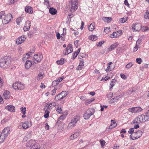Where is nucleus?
Returning <instances> with one entry per match:
<instances>
[{
  "instance_id": "1",
  "label": "nucleus",
  "mask_w": 149,
  "mask_h": 149,
  "mask_svg": "<svg viewBox=\"0 0 149 149\" xmlns=\"http://www.w3.org/2000/svg\"><path fill=\"white\" fill-rule=\"evenodd\" d=\"M78 7V2L76 0H71L70 1L68 6V8L72 13H74Z\"/></svg>"
},
{
  "instance_id": "2",
  "label": "nucleus",
  "mask_w": 149,
  "mask_h": 149,
  "mask_svg": "<svg viewBox=\"0 0 149 149\" xmlns=\"http://www.w3.org/2000/svg\"><path fill=\"white\" fill-rule=\"evenodd\" d=\"M80 119V116L78 115L74 116L71 120V122L69 123L67 127V130H70L74 128L76 125L77 122Z\"/></svg>"
},
{
  "instance_id": "3",
  "label": "nucleus",
  "mask_w": 149,
  "mask_h": 149,
  "mask_svg": "<svg viewBox=\"0 0 149 149\" xmlns=\"http://www.w3.org/2000/svg\"><path fill=\"white\" fill-rule=\"evenodd\" d=\"M10 62L9 57H5L0 60V66L3 68H7L10 65Z\"/></svg>"
},
{
  "instance_id": "4",
  "label": "nucleus",
  "mask_w": 149,
  "mask_h": 149,
  "mask_svg": "<svg viewBox=\"0 0 149 149\" xmlns=\"http://www.w3.org/2000/svg\"><path fill=\"white\" fill-rule=\"evenodd\" d=\"M95 109L90 108L87 109L83 114V117L85 120L88 119L91 116H92L95 112Z\"/></svg>"
},
{
  "instance_id": "5",
  "label": "nucleus",
  "mask_w": 149,
  "mask_h": 149,
  "mask_svg": "<svg viewBox=\"0 0 149 149\" xmlns=\"http://www.w3.org/2000/svg\"><path fill=\"white\" fill-rule=\"evenodd\" d=\"M13 18L12 15L10 13L5 15L3 17L2 22L3 24H6L9 23Z\"/></svg>"
},
{
  "instance_id": "6",
  "label": "nucleus",
  "mask_w": 149,
  "mask_h": 149,
  "mask_svg": "<svg viewBox=\"0 0 149 149\" xmlns=\"http://www.w3.org/2000/svg\"><path fill=\"white\" fill-rule=\"evenodd\" d=\"M142 132L141 130L135 132L133 134L130 136V138L133 140L136 139L140 138L142 135Z\"/></svg>"
},
{
  "instance_id": "7",
  "label": "nucleus",
  "mask_w": 149,
  "mask_h": 149,
  "mask_svg": "<svg viewBox=\"0 0 149 149\" xmlns=\"http://www.w3.org/2000/svg\"><path fill=\"white\" fill-rule=\"evenodd\" d=\"M43 58L42 55V54H39L34 55L33 58V62L36 64L40 62Z\"/></svg>"
},
{
  "instance_id": "8",
  "label": "nucleus",
  "mask_w": 149,
  "mask_h": 149,
  "mask_svg": "<svg viewBox=\"0 0 149 149\" xmlns=\"http://www.w3.org/2000/svg\"><path fill=\"white\" fill-rule=\"evenodd\" d=\"M141 25L140 23H135L133 24L131 29L133 31H138L141 29Z\"/></svg>"
},
{
  "instance_id": "9",
  "label": "nucleus",
  "mask_w": 149,
  "mask_h": 149,
  "mask_svg": "<svg viewBox=\"0 0 149 149\" xmlns=\"http://www.w3.org/2000/svg\"><path fill=\"white\" fill-rule=\"evenodd\" d=\"M143 115L138 116L133 121V123H143Z\"/></svg>"
},
{
  "instance_id": "10",
  "label": "nucleus",
  "mask_w": 149,
  "mask_h": 149,
  "mask_svg": "<svg viewBox=\"0 0 149 149\" xmlns=\"http://www.w3.org/2000/svg\"><path fill=\"white\" fill-rule=\"evenodd\" d=\"M37 144H39L37 143L31 139L26 143V147H30V148H31L36 146V145H37Z\"/></svg>"
},
{
  "instance_id": "11",
  "label": "nucleus",
  "mask_w": 149,
  "mask_h": 149,
  "mask_svg": "<svg viewBox=\"0 0 149 149\" xmlns=\"http://www.w3.org/2000/svg\"><path fill=\"white\" fill-rule=\"evenodd\" d=\"M124 96V94L122 93L119 96H117L115 97L114 98H112L110 100V103L111 104H112L113 103L117 102L118 100L120 99Z\"/></svg>"
},
{
  "instance_id": "12",
  "label": "nucleus",
  "mask_w": 149,
  "mask_h": 149,
  "mask_svg": "<svg viewBox=\"0 0 149 149\" xmlns=\"http://www.w3.org/2000/svg\"><path fill=\"white\" fill-rule=\"evenodd\" d=\"M30 21L27 20L26 21L25 26L23 28V30L25 31H27L29 30L30 27L31 26Z\"/></svg>"
},
{
  "instance_id": "13",
  "label": "nucleus",
  "mask_w": 149,
  "mask_h": 149,
  "mask_svg": "<svg viewBox=\"0 0 149 149\" xmlns=\"http://www.w3.org/2000/svg\"><path fill=\"white\" fill-rule=\"evenodd\" d=\"M26 40L24 36H22L18 38L16 40V42L17 45H19L23 42Z\"/></svg>"
},
{
  "instance_id": "14",
  "label": "nucleus",
  "mask_w": 149,
  "mask_h": 149,
  "mask_svg": "<svg viewBox=\"0 0 149 149\" xmlns=\"http://www.w3.org/2000/svg\"><path fill=\"white\" fill-rule=\"evenodd\" d=\"M22 125L24 129H26L31 126V121H26L24 123H22Z\"/></svg>"
},
{
  "instance_id": "15",
  "label": "nucleus",
  "mask_w": 149,
  "mask_h": 149,
  "mask_svg": "<svg viewBox=\"0 0 149 149\" xmlns=\"http://www.w3.org/2000/svg\"><path fill=\"white\" fill-rule=\"evenodd\" d=\"M5 108L8 111L13 112L15 111V109L14 106L12 105H9L5 107Z\"/></svg>"
},
{
  "instance_id": "16",
  "label": "nucleus",
  "mask_w": 149,
  "mask_h": 149,
  "mask_svg": "<svg viewBox=\"0 0 149 149\" xmlns=\"http://www.w3.org/2000/svg\"><path fill=\"white\" fill-rule=\"evenodd\" d=\"M32 51L30 52L29 53H29H27L26 54H24L23 56V61H25L26 59H28L29 58L30 55H31V54L33 52L35 51V47H33V49H32Z\"/></svg>"
},
{
  "instance_id": "17",
  "label": "nucleus",
  "mask_w": 149,
  "mask_h": 149,
  "mask_svg": "<svg viewBox=\"0 0 149 149\" xmlns=\"http://www.w3.org/2000/svg\"><path fill=\"white\" fill-rule=\"evenodd\" d=\"M32 63L29 60H27L25 64V66L26 69H29L31 67Z\"/></svg>"
},
{
  "instance_id": "18",
  "label": "nucleus",
  "mask_w": 149,
  "mask_h": 149,
  "mask_svg": "<svg viewBox=\"0 0 149 149\" xmlns=\"http://www.w3.org/2000/svg\"><path fill=\"white\" fill-rule=\"evenodd\" d=\"M8 136L3 133L1 132L0 135V142L2 143Z\"/></svg>"
},
{
  "instance_id": "19",
  "label": "nucleus",
  "mask_w": 149,
  "mask_h": 149,
  "mask_svg": "<svg viewBox=\"0 0 149 149\" xmlns=\"http://www.w3.org/2000/svg\"><path fill=\"white\" fill-rule=\"evenodd\" d=\"M79 132H76L74 134L70 136V139L71 140H73L77 138L79 136Z\"/></svg>"
},
{
  "instance_id": "20",
  "label": "nucleus",
  "mask_w": 149,
  "mask_h": 149,
  "mask_svg": "<svg viewBox=\"0 0 149 149\" xmlns=\"http://www.w3.org/2000/svg\"><path fill=\"white\" fill-rule=\"evenodd\" d=\"M25 12L27 13H32L33 12L32 8L28 6H26L25 8Z\"/></svg>"
},
{
  "instance_id": "21",
  "label": "nucleus",
  "mask_w": 149,
  "mask_h": 149,
  "mask_svg": "<svg viewBox=\"0 0 149 149\" xmlns=\"http://www.w3.org/2000/svg\"><path fill=\"white\" fill-rule=\"evenodd\" d=\"M3 96L6 99H9L10 97V92L8 91H5L3 94Z\"/></svg>"
},
{
  "instance_id": "22",
  "label": "nucleus",
  "mask_w": 149,
  "mask_h": 149,
  "mask_svg": "<svg viewBox=\"0 0 149 149\" xmlns=\"http://www.w3.org/2000/svg\"><path fill=\"white\" fill-rule=\"evenodd\" d=\"M10 130V128L9 127H7L4 128V129L3 130L2 132L5 134V135H7L8 136L9 134Z\"/></svg>"
},
{
  "instance_id": "23",
  "label": "nucleus",
  "mask_w": 149,
  "mask_h": 149,
  "mask_svg": "<svg viewBox=\"0 0 149 149\" xmlns=\"http://www.w3.org/2000/svg\"><path fill=\"white\" fill-rule=\"evenodd\" d=\"M72 52V48H66L63 51V53L65 55H68L71 53Z\"/></svg>"
},
{
  "instance_id": "24",
  "label": "nucleus",
  "mask_w": 149,
  "mask_h": 149,
  "mask_svg": "<svg viewBox=\"0 0 149 149\" xmlns=\"http://www.w3.org/2000/svg\"><path fill=\"white\" fill-rule=\"evenodd\" d=\"M56 105V103L55 102H53L51 103H50L49 104H47V105H46L45 106V108L47 109H50V107L53 106V107H55Z\"/></svg>"
},
{
  "instance_id": "25",
  "label": "nucleus",
  "mask_w": 149,
  "mask_h": 149,
  "mask_svg": "<svg viewBox=\"0 0 149 149\" xmlns=\"http://www.w3.org/2000/svg\"><path fill=\"white\" fill-rule=\"evenodd\" d=\"M102 20L105 22L109 23L112 20V19L110 17H103L102 18Z\"/></svg>"
},
{
  "instance_id": "26",
  "label": "nucleus",
  "mask_w": 149,
  "mask_h": 149,
  "mask_svg": "<svg viewBox=\"0 0 149 149\" xmlns=\"http://www.w3.org/2000/svg\"><path fill=\"white\" fill-rule=\"evenodd\" d=\"M55 108L56 111L59 114H61L62 113V110L61 109V105H57L56 106Z\"/></svg>"
},
{
  "instance_id": "27",
  "label": "nucleus",
  "mask_w": 149,
  "mask_h": 149,
  "mask_svg": "<svg viewBox=\"0 0 149 149\" xmlns=\"http://www.w3.org/2000/svg\"><path fill=\"white\" fill-rule=\"evenodd\" d=\"M80 51V48H79L77 51L73 53L72 56L73 59H74L77 57L78 54L79 53Z\"/></svg>"
},
{
  "instance_id": "28",
  "label": "nucleus",
  "mask_w": 149,
  "mask_h": 149,
  "mask_svg": "<svg viewBox=\"0 0 149 149\" xmlns=\"http://www.w3.org/2000/svg\"><path fill=\"white\" fill-rule=\"evenodd\" d=\"M49 12L52 15H54L56 14L57 13L56 10L53 8H51L49 9Z\"/></svg>"
},
{
  "instance_id": "29",
  "label": "nucleus",
  "mask_w": 149,
  "mask_h": 149,
  "mask_svg": "<svg viewBox=\"0 0 149 149\" xmlns=\"http://www.w3.org/2000/svg\"><path fill=\"white\" fill-rule=\"evenodd\" d=\"M63 99V96L59 94L55 96L54 100L56 101H59Z\"/></svg>"
},
{
  "instance_id": "30",
  "label": "nucleus",
  "mask_w": 149,
  "mask_h": 149,
  "mask_svg": "<svg viewBox=\"0 0 149 149\" xmlns=\"http://www.w3.org/2000/svg\"><path fill=\"white\" fill-rule=\"evenodd\" d=\"M95 23H92L88 27L89 30L90 31H93L95 29Z\"/></svg>"
},
{
  "instance_id": "31",
  "label": "nucleus",
  "mask_w": 149,
  "mask_h": 149,
  "mask_svg": "<svg viewBox=\"0 0 149 149\" xmlns=\"http://www.w3.org/2000/svg\"><path fill=\"white\" fill-rule=\"evenodd\" d=\"M19 83L18 82H16L13 84V87L14 89L16 90H19Z\"/></svg>"
},
{
  "instance_id": "32",
  "label": "nucleus",
  "mask_w": 149,
  "mask_h": 149,
  "mask_svg": "<svg viewBox=\"0 0 149 149\" xmlns=\"http://www.w3.org/2000/svg\"><path fill=\"white\" fill-rule=\"evenodd\" d=\"M112 121H113V120H111V124L110 125L109 127V129H112L113 128L116 127L117 125V124L116 123V122H112Z\"/></svg>"
},
{
  "instance_id": "33",
  "label": "nucleus",
  "mask_w": 149,
  "mask_h": 149,
  "mask_svg": "<svg viewBox=\"0 0 149 149\" xmlns=\"http://www.w3.org/2000/svg\"><path fill=\"white\" fill-rule=\"evenodd\" d=\"M88 39L93 41H95L97 39V37L96 36L92 35L88 37Z\"/></svg>"
},
{
  "instance_id": "34",
  "label": "nucleus",
  "mask_w": 149,
  "mask_h": 149,
  "mask_svg": "<svg viewBox=\"0 0 149 149\" xmlns=\"http://www.w3.org/2000/svg\"><path fill=\"white\" fill-rule=\"evenodd\" d=\"M23 19V17H18L16 19V22L18 25H19Z\"/></svg>"
},
{
  "instance_id": "35",
  "label": "nucleus",
  "mask_w": 149,
  "mask_h": 149,
  "mask_svg": "<svg viewBox=\"0 0 149 149\" xmlns=\"http://www.w3.org/2000/svg\"><path fill=\"white\" fill-rule=\"evenodd\" d=\"M143 123L145 122L146 121L149 120V116L146 115H143Z\"/></svg>"
},
{
  "instance_id": "36",
  "label": "nucleus",
  "mask_w": 149,
  "mask_h": 149,
  "mask_svg": "<svg viewBox=\"0 0 149 149\" xmlns=\"http://www.w3.org/2000/svg\"><path fill=\"white\" fill-rule=\"evenodd\" d=\"M56 63L58 65H63L64 63V59L63 58H61L60 60L57 61Z\"/></svg>"
},
{
  "instance_id": "37",
  "label": "nucleus",
  "mask_w": 149,
  "mask_h": 149,
  "mask_svg": "<svg viewBox=\"0 0 149 149\" xmlns=\"http://www.w3.org/2000/svg\"><path fill=\"white\" fill-rule=\"evenodd\" d=\"M118 44L117 42H116L114 43L112 45L110 46L111 50H112L114 49L118 45Z\"/></svg>"
},
{
  "instance_id": "38",
  "label": "nucleus",
  "mask_w": 149,
  "mask_h": 149,
  "mask_svg": "<svg viewBox=\"0 0 149 149\" xmlns=\"http://www.w3.org/2000/svg\"><path fill=\"white\" fill-rule=\"evenodd\" d=\"M116 81V80L115 79H113L111 80V82L110 84V85L111 86L110 87V89L112 88V87L114 86L115 84Z\"/></svg>"
},
{
  "instance_id": "39",
  "label": "nucleus",
  "mask_w": 149,
  "mask_h": 149,
  "mask_svg": "<svg viewBox=\"0 0 149 149\" xmlns=\"http://www.w3.org/2000/svg\"><path fill=\"white\" fill-rule=\"evenodd\" d=\"M135 113L140 112L142 110V109L139 107H135Z\"/></svg>"
},
{
  "instance_id": "40",
  "label": "nucleus",
  "mask_w": 149,
  "mask_h": 149,
  "mask_svg": "<svg viewBox=\"0 0 149 149\" xmlns=\"http://www.w3.org/2000/svg\"><path fill=\"white\" fill-rule=\"evenodd\" d=\"M95 99H89L86 100L85 102V104L86 105H88V104H90Z\"/></svg>"
},
{
  "instance_id": "41",
  "label": "nucleus",
  "mask_w": 149,
  "mask_h": 149,
  "mask_svg": "<svg viewBox=\"0 0 149 149\" xmlns=\"http://www.w3.org/2000/svg\"><path fill=\"white\" fill-rule=\"evenodd\" d=\"M49 111L48 110H45V114L44 115V117L47 118L49 116Z\"/></svg>"
},
{
  "instance_id": "42",
  "label": "nucleus",
  "mask_w": 149,
  "mask_h": 149,
  "mask_svg": "<svg viewBox=\"0 0 149 149\" xmlns=\"http://www.w3.org/2000/svg\"><path fill=\"white\" fill-rule=\"evenodd\" d=\"M43 78V74L41 73H39L38 74V76L37 77V79L38 80H39L40 79H42Z\"/></svg>"
},
{
  "instance_id": "43",
  "label": "nucleus",
  "mask_w": 149,
  "mask_h": 149,
  "mask_svg": "<svg viewBox=\"0 0 149 149\" xmlns=\"http://www.w3.org/2000/svg\"><path fill=\"white\" fill-rule=\"evenodd\" d=\"M21 111L23 114H25L26 112V108L25 107H22L20 108Z\"/></svg>"
},
{
  "instance_id": "44",
  "label": "nucleus",
  "mask_w": 149,
  "mask_h": 149,
  "mask_svg": "<svg viewBox=\"0 0 149 149\" xmlns=\"http://www.w3.org/2000/svg\"><path fill=\"white\" fill-rule=\"evenodd\" d=\"M115 33L116 35H117V37H118L122 34V32L121 31H117L116 32H114Z\"/></svg>"
},
{
  "instance_id": "45",
  "label": "nucleus",
  "mask_w": 149,
  "mask_h": 149,
  "mask_svg": "<svg viewBox=\"0 0 149 149\" xmlns=\"http://www.w3.org/2000/svg\"><path fill=\"white\" fill-rule=\"evenodd\" d=\"M25 88L23 84H22L20 82L19 83V90H23Z\"/></svg>"
},
{
  "instance_id": "46",
  "label": "nucleus",
  "mask_w": 149,
  "mask_h": 149,
  "mask_svg": "<svg viewBox=\"0 0 149 149\" xmlns=\"http://www.w3.org/2000/svg\"><path fill=\"white\" fill-rule=\"evenodd\" d=\"M60 94L63 96V98L65 97L67 95V93L66 91H63L61 92V93H60Z\"/></svg>"
},
{
  "instance_id": "47",
  "label": "nucleus",
  "mask_w": 149,
  "mask_h": 149,
  "mask_svg": "<svg viewBox=\"0 0 149 149\" xmlns=\"http://www.w3.org/2000/svg\"><path fill=\"white\" fill-rule=\"evenodd\" d=\"M144 17L146 19H149V11L148 12V10H147L146 12L145 13Z\"/></svg>"
},
{
  "instance_id": "48",
  "label": "nucleus",
  "mask_w": 149,
  "mask_h": 149,
  "mask_svg": "<svg viewBox=\"0 0 149 149\" xmlns=\"http://www.w3.org/2000/svg\"><path fill=\"white\" fill-rule=\"evenodd\" d=\"M133 64L132 62H130L128 63L125 66V68L127 69L130 68L132 66Z\"/></svg>"
},
{
  "instance_id": "49",
  "label": "nucleus",
  "mask_w": 149,
  "mask_h": 149,
  "mask_svg": "<svg viewBox=\"0 0 149 149\" xmlns=\"http://www.w3.org/2000/svg\"><path fill=\"white\" fill-rule=\"evenodd\" d=\"M143 31H146L149 30V27L148 26H143L141 29Z\"/></svg>"
},
{
  "instance_id": "50",
  "label": "nucleus",
  "mask_w": 149,
  "mask_h": 149,
  "mask_svg": "<svg viewBox=\"0 0 149 149\" xmlns=\"http://www.w3.org/2000/svg\"><path fill=\"white\" fill-rule=\"evenodd\" d=\"M128 111L131 112L135 113V107L132 108H130L128 109Z\"/></svg>"
},
{
  "instance_id": "51",
  "label": "nucleus",
  "mask_w": 149,
  "mask_h": 149,
  "mask_svg": "<svg viewBox=\"0 0 149 149\" xmlns=\"http://www.w3.org/2000/svg\"><path fill=\"white\" fill-rule=\"evenodd\" d=\"M136 62L138 64H140L142 62V60L141 58H138L136 59Z\"/></svg>"
},
{
  "instance_id": "52",
  "label": "nucleus",
  "mask_w": 149,
  "mask_h": 149,
  "mask_svg": "<svg viewBox=\"0 0 149 149\" xmlns=\"http://www.w3.org/2000/svg\"><path fill=\"white\" fill-rule=\"evenodd\" d=\"M104 43V41H100L99 42H98L97 44H96V45L97 47H101L102 45Z\"/></svg>"
},
{
  "instance_id": "53",
  "label": "nucleus",
  "mask_w": 149,
  "mask_h": 149,
  "mask_svg": "<svg viewBox=\"0 0 149 149\" xmlns=\"http://www.w3.org/2000/svg\"><path fill=\"white\" fill-rule=\"evenodd\" d=\"M115 35V33L113 32L112 34H111L110 36V37L111 38H117V35Z\"/></svg>"
},
{
  "instance_id": "54",
  "label": "nucleus",
  "mask_w": 149,
  "mask_h": 149,
  "mask_svg": "<svg viewBox=\"0 0 149 149\" xmlns=\"http://www.w3.org/2000/svg\"><path fill=\"white\" fill-rule=\"evenodd\" d=\"M85 54L83 53H80L79 55L78 56V57L79 59H81L83 58L84 57Z\"/></svg>"
},
{
  "instance_id": "55",
  "label": "nucleus",
  "mask_w": 149,
  "mask_h": 149,
  "mask_svg": "<svg viewBox=\"0 0 149 149\" xmlns=\"http://www.w3.org/2000/svg\"><path fill=\"white\" fill-rule=\"evenodd\" d=\"M134 129L133 128H131L128 131V132L129 134H132L133 133H134Z\"/></svg>"
},
{
  "instance_id": "56",
  "label": "nucleus",
  "mask_w": 149,
  "mask_h": 149,
  "mask_svg": "<svg viewBox=\"0 0 149 149\" xmlns=\"http://www.w3.org/2000/svg\"><path fill=\"white\" fill-rule=\"evenodd\" d=\"M58 84V83L57 82V81L56 80L53 81L52 83V85L53 86H56Z\"/></svg>"
},
{
  "instance_id": "57",
  "label": "nucleus",
  "mask_w": 149,
  "mask_h": 149,
  "mask_svg": "<svg viewBox=\"0 0 149 149\" xmlns=\"http://www.w3.org/2000/svg\"><path fill=\"white\" fill-rule=\"evenodd\" d=\"M5 13L3 11H2L1 12H0V19L2 18V19H3V17L5 16Z\"/></svg>"
},
{
  "instance_id": "58",
  "label": "nucleus",
  "mask_w": 149,
  "mask_h": 149,
  "mask_svg": "<svg viewBox=\"0 0 149 149\" xmlns=\"http://www.w3.org/2000/svg\"><path fill=\"white\" fill-rule=\"evenodd\" d=\"M113 96V93H110L109 94H108L107 96V97L109 98H111Z\"/></svg>"
},
{
  "instance_id": "59",
  "label": "nucleus",
  "mask_w": 149,
  "mask_h": 149,
  "mask_svg": "<svg viewBox=\"0 0 149 149\" xmlns=\"http://www.w3.org/2000/svg\"><path fill=\"white\" fill-rule=\"evenodd\" d=\"M56 90L57 89L56 88H54L51 91V94L52 95H54L55 94Z\"/></svg>"
},
{
  "instance_id": "60",
  "label": "nucleus",
  "mask_w": 149,
  "mask_h": 149,
  "mask_svg": "<svg viewBox=\"0 0 149 149\" xmlns=\"http://www.w3.org/2000/svg\"><path fill=\"white\" fill-rule=\"evenodd\" d=\"M36 146L34 147L30 148V149H40V146L39 144H37V145H36Z\"/></svg>"
},
{
  "instance_id": "61",
  "label": "nucleus",
  "mask_w": 149,
  "mask_h": 149,
  "mask_svg": "<svg viewBox=\"0 0 149 149\" xmlns=\"http://www.w3.org/2000/svg\"><path fill=\"white\" fill-rule=\"evenodd\" d=\"M100 144L101 146H103L105 143V142L104 141H102L101 140H100Z\"/></svg>"
},
{
  "instance_id": "62",
  "label": "nucleus",
  "mask_w": 149,
  "mask_h": 149,
  "mask_svg": "<svg viewBox=\"0 0 149 149\" xmlns=\"http://www.w3.org/2000/svg\"><path fill=\"white\" fill-rule=\"evenodd\" d=\"M124 3L127 7H129L130 5L128 3L127 0H125L124 1Z\"/></svg>"
},
{
  "instance_id": "63",
  "label": "nucleus",
  "mask_w": 149,
  "mask_h": 149,
  "mask_svg": "<svg viewBox=\"0 0 149 149\" xmlns=\"http://www.w3.org/2000/svg\"><path fill=\"white\" fill-rule=\"evenodd\" d=\"M126 19L124 18H121L120 20V22L122 23H124L126 21Z\"/></svg>"
},
{
  "instance_id": "64",
  "label": "nucleus",
  "mask_w": 149,
  "mask_h": 149,
  "mask_svg": "<svg viewBox=\"0 0 149 149\" xmlns=\"http://www.w3.org/2000/svg\"><path fill=\"white\" fill-rule=\"evenodd\" d=\"M83 68L82 66H81L80 65H79L76 68V69L77 70H79L82 69V68Z\"/></svg>"
}]
</instances>
